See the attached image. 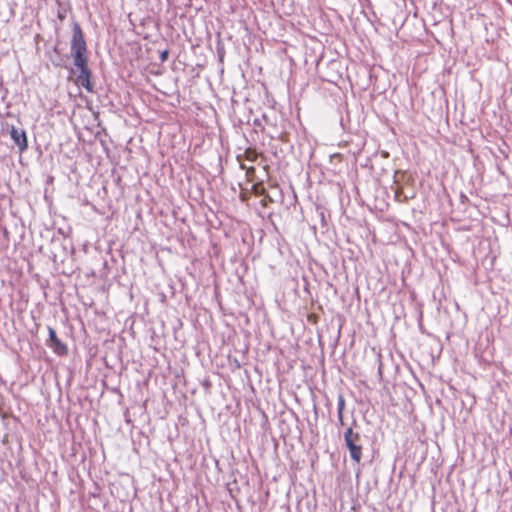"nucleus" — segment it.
<instances>
[{
	"mask_svg": "<svg viewBox=\"0 0 512 512\" xmlns=\"http://www.w3.org/2000/svg\"><path fill=\"white\" fill-rule=\"evenodd\" d=\"M362 437L358 432H354L352 427H349L344 432L345 446L349 450L351 459L355 463H360L362 459Z\"/></svg>",
	"mask_w": 512,
	"mask_h": 512,
	"instance_id": "nucleus-2",
	"label": "nucleus"
},
{
	"mask_svg": "<svg viewBox=\"0 0 512 512\" xmlns=\"http://www.w3.org/2000/svg\"><path fill=\"white\" fill-rule=\"evenodd\" d=\"M79 69V75L77 76V84L86 88L88 91H92V86L90 83V71L87 67V63H84L83 66H75Z\"/></svg>",
	"mask_w": 512,
	"mask_h": 512,
	"instance_id": "nucleus-5",
	"label": "nucleus"
},
{
	"mask_svg": "<svg viewBox=\"0 0 512 512\" xmlns=\"http://www.w3.org/2000/svg\"><path fill=\"white\" fill-rule=\"evenodd\" d=\"M338 415V422L340 425H344V419H343V413H337Z\"/></svg>",
	"mask_w": 512,
	"mask_h": 512,
	"instance_id": "nucleus-8",
	"label": "nucleus"
},
{
	"mask_svg": "<svg viewBox=\"0 0 512 512\" xmlns=\"http://www.w3.org/2000/svg\"><path fill=\"white\" fill-rule=\"evenodd\" d=\"M10 136L14 143L18 146L20 152H23L28 147L27 136L23 129H18L14 126L10 129Z\"/></svg>",
	"mask_w": 512,
	"mask_h": 512,
	"instance_id": "nucleus-3",
	"label": "nucleus"
},
{
	"mask_svg": "<svg viewBox=\"0 0 512 512\" xmlns=\"http://www.w3.org/2000/svg\"><path fill=\"white\" fill-rule=\"evenodd\" d=\"M377 362H378V374H379V377L381 378L382 377L383 365H382V362H381V355L380 354H378V356H377Z\"/></svg>",
	"mask_w": 512,
	"mask_h": 512,
	"instance_id": "nucleus-7",
	"label": "nucleus"
},
{
	"mask_svg": "<svg viewBox=\"0 0 512 512\" xmlns=\"http://www.w3.org/2000/svg\"><path fill=\"white\" fill-rule=\"evenodd\" d=\"M86 42L84 40L83 33L78 25L74 27L72 43H71V53L74 60L75 66H83L84 63H87L86 58Z\"/></svg>",
	"mask_w": 512,
	"mask_h": 512,
	"instance_id": "nucleus-1",
	"label": "nucleus"
},
{
	"mask_svg": "<svg viewBox=\"0 0 512 512\" xmlns=\"http://www.w3.org/2000/svg\"><path fill=\"white\" fill-rule=\"evenodd\" d=\"M48 331H49V342H50V347L53 349V351L62 356V355H65L67 353V347L66 345H64L57 337L56 335V331L51 328V327H48Z\"/></svg>",
	"mask_w": 512,
	"mask_h": 512,
	"instance_id": "nucleus-4",
	"label": "nucleus"
},
{
	"mask_svg": "<svg viewBox=\"0 0 512 512\" xmlns=\"http://www.w3.org/2000/svg\"><path fill=\"white\" fill-rule=\"evenodd\" d=\"M345 408V399L342 394L338 395L337 399V413H343Z\"/></svg>",
	"mask_w": 512,
	"mask_h": 512,
	"instance_id": "nucleus-6",
	"label": "nucleus"
},
{
	"mask_svg": "<svg viewBox=\"0 0 512 512\" xmlns=\"http://www.w3.org/2000/svg\"><path fill=\"white\" fill-rule=\"evenodd\" d=\"M166 57H167V52L165 51V52H163V53H162L161 58H162V60H165V59H166Z\"/></svg>",
	"mask_w": 512,
	"mask_h": 512,
	"instance_id": "nucleus-9",
	"label": "nucleus"
}]
</instances>
